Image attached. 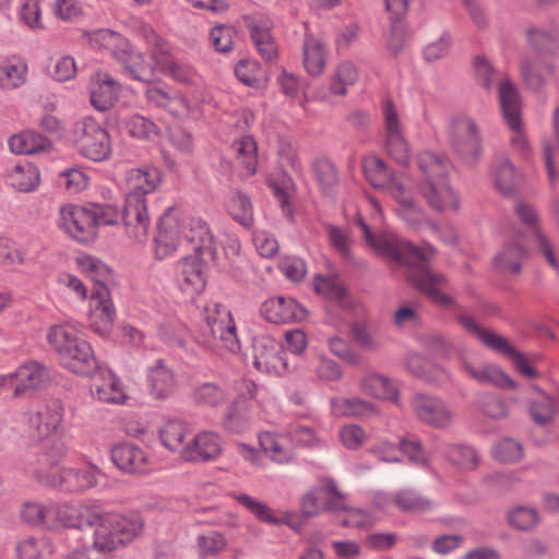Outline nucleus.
Listing matches in <instances>:
<instances>
[{
    "label": "nucleus",
    "mask_w": 559,
    "mask_h": 559,
    "mask_svg": "<svg viewBox=\"0 0 559 559\" xmlns=\"http://www.w3.org/2000/svg\"><path fill=\"white\" fill-rule=\"evenodd\" d=\"M227 212L242 226L249 227L253 222L251 202L247 195L236 192L226 202Z\"/></svg>",
    "instance_id": "56"
},
{
    "label": "nucleus",
    "mask_w": 559,
    "mask_h": 559,
    "mask_svg": "<svg viewBox=\"0 0 559 559\" xmlns=\"http://www.w3.org/2000/svg\"><path fill=\"white\" fill-rule=\"evenodd\" d=\"M331 407L336 416L370 417L378 413L373 403L360 397H336L331 401Z\"/></svg>",
    "instance_id": "40"
},
{
    "label": "nucleus",
    "mask_w": 559,
    "mask_h": 559,
    "mask_svg": "<svg viewBox=\"0 0 559 559\" xmlns=\"http://www.w3.org/2000/svg\"><path fill=\"white\" fill-rule=\"evenodd\" d=\"M539 396L527 402L528 416L539 427H547L555 421L559 411L557 400L545 391L535 386Z\"/></svg>",
    "instance_id": "31"
},
{
    "label": "nucleus",
    "mask_w": 559,
    "mask_h": 559,
    "mask_svg": "<svg viewBox=\"0 0 559 559\" xmlns=\"http://www.w3.org/2000/svg\"><path fill=\"white\" fill-rule=\"evenodd\" d=\"M187 426L181 420H168L159 429V438L165 448L180 452L183 457V443L187 436Z\"/></svg>",
    "instance_id": "49"
},
{
    "label": "nucleus",
    "mask_w": 559,
    "mask_h": 559,
    "mask_svg": "<svg viewBox=\"0 0 559 559\" xmlns=\"http://www.w3.org/2000/svg\"><path fill=\"white\" fill-rule=\"evenodd\" d=\"M260 314L271 323L287 324L302 321L307 310L293 298L273 297L261 305Z\"/></svg>",
    "instance_id": "16"
},
{
    "label": "nucleus",
    "mask_w": 559,
    "mask_h": 559,
    "mask_svg": "<svg viewBox=\"0 0 559 559\" xmlns=\"http://www.w3.org/2000/svg\"><path fill=\"white\" fill-rule=\"evenodd\" d=\"M145 96L151 105L165 108L174 114L189 110V104L186 98L177 94H170L160 87H147Z\"/></svg>",
    "instance_id": "46"
},
{
    "label": "nucleus",
    "mask_w": 559,
    "mask_h": 559,
    "mask_svg": "<svg viewBox=\"0 0 559 559\" xmlns=\"http://www.w3.org/2000/svg\"><path fill=\"white\" fill-rule=\"evenodd\" d=\"M108 526L114 528L118 539H122V545L131 542L143 530L144 522L138 513L127 515L118 513H107Z\"/></svg>",
    "instance_id": "36"
},
{
    "label": "nucleus",
    "mask_w": 559,
    "mask_h": 559,
    "mask_svg": "<svg viewBox=\"0 0 559 559\" xmlns=\"http://www.w3.org/2000/svg\"><path fill=\"white\" fill-rule=\"evenodd\" d=\"M508 523L518 531H532L539 523V514L533 507L516 506L508 511Z\"/></svg>",
    "instance_id": "55"
},
{
    "label": "nucleus",
    "mask_w": 559,
    "mask_h": 559,
    "mask_svg": "<svg viewBox=\"0 0 559 559\" xmlns=\"http://www.w3.org/2000/svg\"><path fill=\"white\" fill-rule=\"evenodd\" d=\"M46 338L60 366L69 372L79 377H92L100 369L92 345L80 335L76 324H53L49 328Z\"/></svg>",
    "instance_id": "3"
},
{
    "label": "nucleus",
    "mask_w": 559,
    "mask_h": 559,
    "mask_svg": "<svg viewBox=\"0 0 559 559\" xmlns=\"http://www.w3.org/2000/svg\"><path fill=\"white\" fill-rule=\"evenodd\" d=\"M55 109V103H48L44 106L46 111L39 121L41 132L37 131V154L49 152L55 141L62 138L64 128L60 119L50 114Z\"/></svg>",
    "instance_id": "29"
},
{
    "label": "nucleus",
    "mask_w": 559,
    "mask_h": 559,
    "mask_svg": "<svg viewBox=\"0 0 559 559\" xmlns=\"http://www.w3.org/2000/svg\"><path fill=\"white\" fill-rule=\"evenodd\" d=\"M93 516L94 521H88L90 524H96L93 549L106 554L122 545V539H118L114 528L108 526L105 514H94Z\"/></svg>",
    "instance_id": "44"
},
{
    "label": "nucleus",
    "mask_w": 559,
    "mask_h": 559,
    "mask_svg": "<svg viewBox=\"0 0 559 559\" xmlns=\"http://www.w3.org/2000/svg\"><path fill=\"white\" fill-rule=\"evenodd\" d=\"M37 431L43 436L57 433L63 419V406L57 399L47 401L37 413Z\"/></svg>",
    "instance_id": "43"
},
{
    "label": "nucleus",
    "mask_w": 559,
    "mask_h": 559,
    "mask_svg": "<svg viewBox=\"0 0 559 559\" xmlns=\"http://www.w3.org/2000/svg\"><path fill=\"white\" fill-rule=\"evenodd\" d=\"M301 512L305 516H316L324 511L345 509V497L338 491L334 480L325 478L319 487L313 488L302 497Z\"/></svg>",
    "instance_id": "11"
},
{
    "label": "nucleus",
    "mask_w": 559,
    "mask_h": 559,
    "mask_svg": "<svg viewBox=\"0 0 559 559\" xmlns=\"http://www.w3.org/2000/svg\"><path fill=\"white\" fill-rule=\"evenodd\" d=\"M449 140L465 163L476 164L483 152L481 133L477 122L466 114L453 116L449 123Z\"/></svg>",
    "instance_id": "7"
},
{
    "label": "nucleus",
    "mask_w": 559,
    "mask_h": 559,
    "mask_svg": "<svg viewBox=\"0 0 559 559\" xmlns=\"http://www.w3.org/2000/svg\"><path fill=\"white\" fill-rule=\"evenodd\" d=\"M237 79L248 86H257L264 80L260 64L251 60H241L235 67Z\"/></svg>",
    "instance_id": "61"
},
{
    "label": "nucleus",
    "mask_w": 559,
    "mask_h": 559,
    "mask_svg": "<svg viewBox=\"0 0 559 559\" xmlns=\"http://www.w3.org/2000/svg\"><path fill=\"white\" fill-rule=\"evenodd\" d=\"M110 456L114 464L123 473L144 474L150 469V459L138 444L119 443L111 449Z\"/></svg>",
    "instance_id": "22"
},
{
    "label": "nucleus",
    "mask_w": 559,
    "mask_h": 559,
    "mask_svg": "<svg viewBox=\"0 0 559 559\" xmlns=\"http://www.w3.org/2000/svg\"><path fill=\"white\" fill-rule=\"evenodd\" d=\"M192 399L198 405L217 407L227 401V393L215 382H203L193 389Z\"/></svg>",
    "instance_id": "52"
},
{
    "label": "nucleus",
    "mask_w": 559,
    "mask_h": 559,
    "mask_svg": "<svg viewBox=\"0 0 559 559\" xmlns=\"http://www.w3.org/2000/svg\"><path fill=\"white\" fill-rule=\"evenodd\" d=\"M250 36L259 55L266 61L277 57V46L271 34L273 22L265 15H253L248 20Z\"/></svg>",
    "instance_id": "26"
},
{
    "label": "nucleus",
    "mask_w": 559,
    "mask_h": 559,
    "mask_svg": "<svg viewBox=\"0 0 559 559\" xmlns=\"http://www.w3.org/2000/svg\"><path fill=\"white\" fill-rule=\"evenodd\" d=\"M35 169L31 163H19L9 175L10 185L22 192L32 191L34 188Z\"/></svg>",
    "instance_id": "59"
},
{
    "label": "nucleus",
    "mask_w": 559,
    "mask_h": 559,
    "mask_svg": "<svg viewBox=\"0 0 559 559\" xmlns=\"http://www.w3.org/2000/svg\"><path fill=\"white\" fill-rule=\"evenodd\" d=\"M396 508L406 513H426L432 510L436 503L429 498L413 489H401L392 497Z\"/></svg>",
    "instance_id": "41"
},
{
    "label": "nucleus",
    "mask_w": 559,
    "mask_h": 559,
    "mask_svg": "<svg viewBox=\"0 0 559 559\" xmlns=\"http://www.w3.org/2000/svg\"><path fill=\"white\" fill-rule=\"evenodd\" d=\"M357 224L365 241L379 254L406 265L409 269L408 280L433 302L447 308L455 304L452 297L442 293L447 284L445 276L428 267L429 261L435 255V249L431 246L415 247L391 231L373 235L361 217L357 219Z\"/></svg>",
    "instance_id": "1"
},
{
    "label": "nucleus",
    "mask_w": 559,
    "mask_h": 559,
    "mask_svg": "<svg viewBox=\"0 0 559 559\" xmlns=\"http://www.w3.org/2000/svg\"><path fill=\"white\" fill-rule=\"evenodd\" d=\"M259 443L264 453L275 463L285 464L292 461L293 452L283 443L277 435L263 431L259 435Z\"/></svg>",
    "instance_id": "50"
},
{
    "label": "nucleus",
    "mask_w": 559,
    "mask_h": 559,
    "mask_svg": "<svg viewBox=\"0 0 559 559\" xmlns=\"http://www.w3.org/2000/svg\"><path fill=\"white\" fill-rule=\"evenodd\" d=\"M364 173L372 187L385 190L399 202V214L408 224L415 225L423 219V211L406 189L403 178L391 173L382 159L374 156L367 158L364 162Z\"/></svg>",
    "instance_id": "6"
},
{
    "label": "nucleus",
    "mask_w": 559,
    "mask_h": 559,
    "mask_svg": "<svg viewBox=\"0 0 559 559\" xmlns=\"http://www.w3.org/2000/svg\"><path fill=\"white\" fill-rule=\"evenodd\" d=\"M420 193L436 211L457 209V197L448 182L426 181L420 187Z\"/></svg>",
    "instance_id": "30"
},
{
    "label": "nucleus",
    "mask_w": 559,
    "mask_h": 559,
    "mask_svg": "<svg viewBox=\"0 0 559 559\" xmlns=\"http://www.w3.org/2000/svg\"><path fill=\"white\" fill-rule=\"evenodd\" d=\"M412 408L421 423L435 428H444L452 420L448 405L435 395L416 394L412 400Z\"/></svg>",
    "instance_id": "15"
},
{
    "label": "nucleus",
    "mask_w": 559,
    "mask_h": 559,
    "mask_svg": "<svg viewBox=\"0 0 559 559\" xmlns=\"http://www.w3.org/2000/svg\"><path fill=\"white\" fill-rule=\"evenodd\" d=\"M236 330L230 311L213 302L205 307L204 321L194 331L193 338L199 345L210 350L237 353L240 349V343Z\"/></svg>",
    "instance_id": "5"
},
{
    "label": "nucleus",
    "mask_w": 559,
    "mask_h": 559,
    "mask_svg": "<svg viewBox=\"0 0 559 559\" xmlns=\"http://www.w3.org/2000/svg\"><path fill=\"white\" fill-rule=\"evenodd\" d=\"M530 46L542 55H555L559 49V28L548 26H530L526 32Z\"/></svg>",
    "instance_id": "34"
},
{
    "label": "nucleus",
    "mask_w": 559,
    "mask_h": 559,
    "mask_svg": "<svg viewBox=\"0 0 559 559\" xmlns=\"http://www.w3.org/2000/svg\"><path fill=\"white\" fill-rule=\"evenodd\" d=\"M500 107L510 129L521 124L520 96L516 87L507 79H501L498 88Z\"/></svg>",
    "instance_id": "32"
},
{
    "label": "nucleus",
    "mask_w": 559,
    "mask_h": 559,
    "mask_svg": "<svg viewBox=\"0 0 559 559\" xmlns=\"http://www.w3.org/2000/svg\"><path fill=\"white\" fill-rule=\"evenodd\" d=\"M223 452V440L213 431H201L183 449V460L207 462L216 460Z\"/></svg>",
    "instance_id": "23"
},
{
    "label": "nucleus",
    "mask_w": 559,
    "mask_h": 559,
    "mask_svg": "<svg viewBox=\"0 0 559 559\" xmlns=\"http://www.w3.org/2000/svg\"><path fill=\"white\" fill-rule=\"evenodd\" d=\"M314 288L318 294L330 300H342L345 288L334 276L318 275L314 280Z\"/></svg>",
    "instance_id": "62"
},
{
    "label": "nucleus",
    "mask_w": 559,
    "mask_h": 559,
    "mask_svg": "<svg viewBox=\"0 0 559 559\" xmlns=\"http://www.w3.org/2000/svg\"><path fill=\"white\" fill-rule=\"evenodd\" d=\"M99 471L94 465L83 467H64L47 475H40V480L49 487L67 492H82L97 484Z\"/></svg>",
    "instance_id": "10"
},
{
    "label": "nucleus",
    "mask_w": 559,
    "mask_h": 559,
    "mask_svg": "<svg viewBox=\"0 0 559 559\" xmlns=\"http://www.w3.org/2000/svg\"><path fill=\"white\" fill-rule=\"evenodd\" d=\"M209 260V258H204L199 254L186 257L181 260L178 281L180 289L183 293L193 297L203 292L205 287L203 264Z\"/></svg>",
    "instance_id": "27"
},
{
    "label": "nucleus",
    "mask_w": 559,
    "mask_h": 559,
    "mask_svg": "<svg viewBox=\"0 0 559 559\" xmlns=\"http://www.w3.org/2000/svg\"><path fill=\"white\" fill-rule=\"evenodd\" d=\"M253 365L259 371L281 373L287 369L282 346L270 337H262L253 345Z\"/></svg>",
    "instance_id": "21"
},
{
    "label": "nucleus",
    "mask_w": 559,
    "mask_h": 559,
    "mask_svg": "<svg viewBox=\"0 0 559 559\" xmlns=\"http://www.w3.org/2000/svg\"><path fill=\"white\" fill-rule=\"evenodd\" d=\"M444 454L452 464L465 469H473L478 464V455L476 451L469 447L449 445Z\"/></svg>",
    "instance_id": "60"
},
{
    "label": "nucleus",
    "mask_w": 559,
    "mask_h": 559,
    "mask_svg": "<svg viewBox=\"0 0 559 559\" xmlns=\"http://www.w3.org/2000/svg\"><path fill=\"white\" fill-rule=\"evenodd\" d=\"M525 255V248L519 241H513L508 243L497 255L496 265L502 272L519 274Z\"/></svg>",
    "instance_id": "51"
},
{
    "label": "nucleus",
    "mask_w": 559,
    "mask_h": 559,
    "mask_svg": "<svg viewBox=\"0 0 559 559\" xmlns=\"http://www.w3.org/2000/svg\"><path fill=\"white\" fill-rule=\"evenodd\" d=\"M181 241L182 233L180 221H176L170 215H164L157 223V233L155 235L156 254L159 258L168 255Z\"/></svg>",
    "instance_id": "28"
},
{
    "label": "nucleus",
    "mask_w": 559,
    "mask_h": 559,
    "mask_svg": "<svg viewBox=\"0 0 559 559\" xmlns=\"http://www.w3.org/2000/svg\"><path fill=\"white\" fill-rule=\"evenodd\" d=\"M357 79L358 72L355 66L350 62H343L338 66L330 88L332 93L344 96L347 94V87L354 85Z\"/></svg>",
    "instance_id": "58"
},
{
    "label": "nucleus",
    "mask_w": 559,
    "mask_h": 559,
    "mask_svg": "<svg viewBox=\"0 0 559 559\" xmlns=\"http://www.w3.org/2000/svg\"><path fill=\"white\" fill-rule=\"evenodd\" d=\"M555 67L551 63H544L539 67L530 62L521 64V73L526 85L534 91H539L555 75Z\"/></svg>",
    "instance_id": "54"
},
{
    "label": "nucleus",
    "mask_w": 559,
    "mask_h": 559,
    "mask_svg": "<svg viewBox=\"0 0 559 559\" xmlns=\"http://www.w3.org/2000/svg\"><path fill=\"white\" fill-rule=\"evenodd\" d=\"M231 148L238 165L243 168L247 176H252L258 165V147L253 138L242 136L233 143Z\"/></svg>",
    "instance_id": "48"
},
{
    "label": "nucleus",
    "mask_w": 559,
    "mask_h": 559,
    "mask_svg": "<svg viewBox=\"0 0 559 559\" xmlns=\"http://www.w3.org/2000/svg\"><path fill=\"white\" fill-rule=\"evenodd\" d=\"M493 456L503 463H514L522 459V444L513 439H503L493 448Z\"/></svg>",
    "instance_id": "64"
},
{
    "label": "nucleus",
    "mask_w": 559,
    "mask_h": 559,
    "mask_svg": "<svg viewBox=\"0 0 559 559\" xmlns=\"http://www.w3.org/2000/svg\"><path fill=\"white\" fill-rule=\"evenodd\" d=\"M35 383V362L28 361L14 372L0 378V388L11 390L15 397L32 393Z\"/></svg>",
    "instance_id": "33"
},
{
    "label": "nucleus",
    "mask_w": 559,
    "mask_h": 559,
    "mask_svg": "<svg viewBox=\"0 0 559 559\" xmlns=\"http://www.w3.org/2000/svg\"><path fill=\"white\" fill-rule=\"evenodd\" d=\"M136 36L144 41L150 55L151 63L155 67V72H163L166 67L175 59L171 53L170 45L159 36L154 28L140 22L135 27Z\"/></svg>",
    "instance_id": "18"
},
{
    "label": "nucleus",
    "mask_w": 559,
    "mask_h": 559,
    "mask_svg": "<svg viewBox=\"0 0 559 559\" xmlns=\"http://www.w3.org/2000/svg\"><path fill=\"white\" fill-rule=\"evenodd\" d=\"M313 170L324 193L330 192L338 181L336 168L334 164L328 159L316 160Z\"/></svg>",
    "instance_id": "63"
},
{
    "label": "nucleus",
    "mask_w": 559,
    "mask_h": 559,
    "mask_svg": "<svg viewBox=\"0 0 559 559\" xmlns=\"http://www.w3.org/2000/svg\"><path fill=\"white\" fill-rule=\"evenodd\" d=\"M74 142L85 157L102 162L110 154V144L105 129L93 118L85 117L74 127Z\"/></svg>",
    "instance_id": "9"
},
{
    "label": "nucleus",
    "mask_w": 559,
    "mask_h": 559,
    "mask_svg": "<svg viewBox=\"0 0 559 559\" xmlns=\"http://www.w3.org/2000/svg\"><path fill=\"white\" fill-rule=\"evenodd\" d=\"M491 171L497 190L504 195H510L515 191L520 177L507 157H496Z\"/></svg>",
    "instance_id": "39"
},
{
    "label": "nucleus",
    "mask_w": 559,
    "mask_h": 559,
    "mask_svg": "<svg viewBox=\"0 0 559 559\" xmlns=\"http://www.w3.org/2000/svg\"><path fill=\"white\" fill-rule=\"evenodd\" d=\"M459 322L465 330L477 336L487 347L509 357L516 370L524 377L530 379L538 377L537 370L530 366L527 358L513 347L504 337L491 331L484 330L471 316L461 314L459 317Z\"/></svg>",
    "instance_id": "8"
},
{
    "label": "nucleus",
    "mask_w": 559,
    "mask_h": 559,
    "mask_svg": "<svg viewBox=\"0 0 559 559\" xmlns=\"http://www.w3.org/2000/svg\"><path fill=\"white\" fill-rule=\"evenodd\" d=\"M93 394L104 403L122 404L127 400L122 383L112 372L107 371L93 384Z\"/></svg>",
    "instance_id": "37"
},
{
    "label": "nucleus",
    "mask_w": 559,
    "mask_h": 559,
    "mask_svg": "<svg viewBox=\"0 0 559 559\" xmlns=\"http://www.w3.org/2000/svg\"><path fill=\"white\" fill-rule=\"evenodd\" d=\"M515 213L521 222L532 231V243L536 251L544 255L550 266L558 269V262L550 240L538 227V216L535 207L525 202H518Z\"/></svg>",
    "instance_id": "17"
},
{
    "label": "nucleus",
    "mask_w": 559,
    "mask_h": 559,
    "mask_svg": "<svg viewBox=\"0 0 559 559\" xmlns=\"http://www.w3.org/2000/svg\"><path fill=\"white\" fill-rule=\"evenodd\" d=\"M80 269L94 282L92 289L91 328L102 336L109 335L116 311L106 283L110 280V269L99 259L83 255L78 259Z\"/></svg>",
    "instance_id": "4"
},
{
    "label": "nucleus",
    "mask_w": 559,
    "mask_h": 559,
    "mask_svg": "<svg viewBox=\"0 0 559 559\" xmlns=\"http://www.w3.org/2000/svg\"><path fill=\"white\" fill-rule=\"evenodd\" d=\"M27 66L16 56L0 60V88L8 91L22 86L26 82Z\"/></svg>",
    "instance_id": "38"
},
{
    "label": "nucleus",
    "mask_w": 559,
    "mask_h": 559,
    "mask_svg": "<svg viewBox=\"0 0 559 559\" xmlns=\"http://www.w3.org/2000/svg\"><path fill=\"white\" fill-rule=\"evenodd\" d=\"M407 366L412 373L428 382L439 381L448 377L447 372L443 369H440L439 367L435 366L431 361L425 359L419 355L411 356Z\"/></svg>",
    "instance_id": "57"
},
{
    "label": "nucleus",
    "mask_w": 559,
    "mask_h": 559,
    "mask_svg": "<svg viewBox=\"0 0 559 559\" xmlns=\"http://www.w3.org/2000/svg\"><path fill=\"white\" fill-rule=\"evenodd\" d=\"M227 547L226 537L217 531L200 534L195 540V548L201 559L217 557Z\"/></svg>",
    "instance_id": "53"
},
{
    "label": "nucleus",
    "mask_w": 559,
    "mask_h": 559,
    "mask_svg": "<svg viewBox=\"0 0 559 559\" xmlns=\"http://www.w3.org/2000/svg\"><path fill=\"white\" fill-rule=\"evenodd\" d=\"M136 36L144 41L150 55L151 63L155 67V72H163L166 67L175 59L171 53L170 45L159 36L154 28L140 22L135 27Z\"/></svg>",
    "instance_id": "19"
},
{
    "label": "nucleus",
    "mask_w": 559,
    "mask_h": 559,
    "mask_svg": "<svg viewBox=\"0 0 559 559\" xmlns=\"http://www.w3.org/2000/svg\"><path fill=\"white\" fill-rule=\"evenodd\" d=\"M146 382L150 394L155 400L168 399L177 386L176 374L164 359H157L147 367Z\"/></svg>",
    "instance_id": "24"
},
{
    "label": "nucleus",
    "mask_w": 559,
    "mask_h": 559,
    "mask_svg": "<svg viewBox=\"0 0 559 559\" xmlns=\"http://www.w3.org/2000/svg\"><path fill=\"white\" fill-rule=\"evenodd\" d=\"M112 57L129 78L145 83L156 81L155 67L145 60L143 52L134 51L127 39L112 50Z\"/></svg>",
    "instance_id": "14"
},
{
    "label": "nucleus",
    "mask_w": 559,
    "mask_h": 559,
    "mask_svg": "<svg viewBox=\"0 0 559 559\" xmlns=\"http://www.w3.org/2000/svg\"><path fill=\"white\" fill-rule=\"evenodd\" d=\"M90 97L92 106L106 111L117 103L121 86L109 73L98 71L90 80Z\"/></svg>",
    "instance_id": "20"
},
{
    "label": "nucleus",
    "mask_w": 559,
    "mask_h": 559,
    "mask_svg": "<svg viewBox=\"0 0 559 559\" xmlns=\"http://www.w3.org/2000/svg\"><path fill=\"white\" fill-rule=\"evenodd\" d=\"M417 164L427 177L426 181L447 182L450 163L445 157H440L428 151L421 152L417 157Z\"/></svg>",
    "instance_id": "45"
},
{
    "label": "nucleus",
    "mask_w": 559,
    "mask_h": 559,
    "mask_svg": "<svg viewBox=\"0 0 559 559\" xmlns=\"http://www.w3.org/2000/svg\"><path fill=\"white\" fill-rule=\"evenodd\" d=\"M460 369L477 383L514 389L515 382L502 370L489 364H474L464 356L459 358Z\"/></svg>",
    "instance_id": "25"
},
{
    "label": "nucleus",
    "mask_w": 559,
    "mask_h": 559,
    "mask_svg": "<svg viewBox=\"0 0 559 559\" xmlns=\"http://www.w3.org/2000/svg\"><path fill=\"white\" fill-rule=\"evenodd\" d=\"M180 229L183 240L197 254L215 260L217 243L206 222L185 216L180 219Z\"/></svg>",
    "instance_id": "12"
},
{
    "label": "nucleus",
    "mask_w": 559,
    "mask_h": 559,
    "mask_svg": "<svg viewBox=\"0 0 559 559\" xmlns=\"http://www.w3.org/2000/svg\"><path fill=\"white\" fill-rule=\"evenodd\" d=\"M128 193L122 218L126 231L138 242L146 241L151 219L146 195L155 192L162 183V173L156 167L132 168L126 176Z\"/></svg>",
    "instance_id": "2"
},
{
    "label": "nucleus",
    "mask_w": 559,
    "mask_h": 559,
    "mask_svg": "<svg viewBox=\"0 0 559 559\" xmlns=\"http://www.w3.org/2000/svg\"><path fill=\"white\" fill-rule=\"evenodd\" d=\"M360 389L364 393L379 400L399 403V389L393 381L380 373H370L360 381Z\"/></svg>",
    "instance_id": "35"
},
{
    "label": "nucleus",
    "mask_w": 559,
    "mask_h": 559,
    "mask_svg": "<svg viewBox=\"0 0 559 559\" xmlns=\"http://www.w3.org/2000/svg\"><path fill=\"white\" fill-rule=\"evenodd\" d=\"M326 63V51L324 45L313 36L307 35L304 40V66L306 71L312 75H320Z\"/></svg>",
    "instance_id": "42"
},
{
    "label": "nucleus",
    "mask_w": 559,
    "mask_h": 559,
    "mask_svg": "<svg viewBox=\"0 0 559 559\" xmlns=\"http://www.w3.org/2000/svg\"><path fill=\"white\" fill-rule=\"evenodd\" d=\"M60 225L80 242L93 241L97 234L91 207L64 205L60 209Z\"/></svg>",
    "instance_id": "13"
},
{
    "label": "nucleus",
    "mask_w": 559,
    "mask_h": 559,
    "mask_svg": "<svg viewBox=\"0 0 559 559\" xmlns=\"http://www.w3.org/2000/svg\"><path fill=\"white\" fill-rule=\"evenodd\" d=\"M252 417L246 400L235 401L223 417V427L235 433L245 431L251 424Z\"/></svg>",
    "instance_id": "47"
}]
</instances>
